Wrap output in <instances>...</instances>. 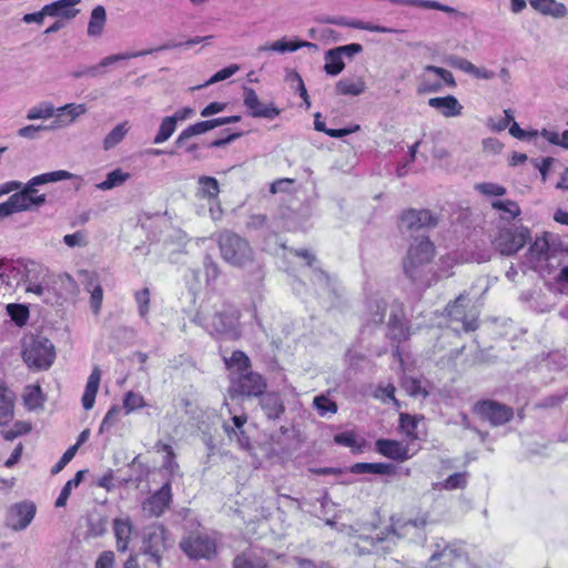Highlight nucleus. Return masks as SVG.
<instances>
[{"label":"nucleus","instance_id":"obj_20","mask_svg":"<svg viewBox=\"0 0 568 568\" xmlns=\"http://www.w3.org/2000/svg\"><path fill=\"white\" fill-rule=\"evenodd\" d=\"M375 445L376 450L387 458L397 462H405L412 457L408 453L407 445L393 439H378Z\"/></svg>","mask_w":568,"mask_h":568},{"label":"nucleus","instance_id":"obj_26","mask_svg":"<svg viewBox=\"0 0 568 568\" xmlns=\"http://www.w3.org/2000/svg\"><path fill=\"white\" fill-rule=\"evenodd\" d=\"M428 105L440 111L445 118L458 116L463 110V105L454 95L430 98Z\"/></svg>","mask_w":568,"mask_h":568},{"label":"nucleus","instance_id":"obj_62","mask_svg":"<svg viewBox=\"0 0 568 568\" xmlns=\"http://www.w3.org/2000/svg\"><path fill=\"white\" fill-rule=\"evenodd\" d=\"M246 229L260 231V230H268V219L265 214H252L246 221Z\"/></svg>","mask_w":568,"mask_h":568},{"label":"nucleus","instance_id":"obj_50","mask_svg":"<svg viewBox=\"0 0 568 568\" xmlns=\"http://www.w3.org/2000/svg\"><path fill=\"white\" fill-rule=\"evenodd\" d=\"M144 406H146V403L141 394L130 390L124 395L123 409L125 410V414H131Z\"/></svg>","mask_w":568,"mask_h":568},{"label":"nucleus","instance_id":"obj_4","mask_svg":"<svg viewBox=\"0 0 568 568\" xmlns=\"http://www.w3.org/2000/svg\"><path fill=\"white\" fill-rule=\"evenodd\" d=\"M73 178H75L74 174L64 170L48 172L32 178L23 189L18 190L8 199L7 203L11 214L30 210L29 193H36V186Z\"/></svg>","mask_w":568,"mask_h":568},{"label":"nucleus","instance_id":"obj_36","mask_svg":"<svg viewBox=\"0 0 568 568\" xmlns=\"http://www.w3.org/2000/svg\"><path fill=\"white\" fill-rule=\"evenodd\" d=\"M14 394L3 384H0V426L13 417Z\"/></svg>","mask_w":568,"mask_h":568},{"label":"nucleus","instance_id":"obj_2","mask_svg":"<svg viewBox=\"0 0 568 568\" xmlns=\"http://www.w3.org/2000/svg\"><path fill=\"white\" fill-rule=\"evenodd\" d=\"M434 244L428 236L416 239L410 244L404 260V272L413 281L423 283L426 280V268L434 257Z\"/></svg>","mask_w":568,"mask_h":568},{"label":"nucleus","instance_id":"obj_19","mask_svg":"<svg viewBox=\"0 0 568 568\" xmlns=\"http://www.w3.org/2000/svg\"><path fill=\"white\" fill-rule=\"evenodd\" d=\"M258 406L270 422L280 420L285 413V405L282 396L276 392H265L258 397Z\"/></svg>","mask_w":568,"mask_h":568},{"label":"nucleus","instance_id":"obj_38","mask_svg":"<svg viewBox=\"0 0 568 568\" xmlns=\"http://www.w3.org/2000/svg\"><path fill=\"white\" fill-rule=\"evenodd\" d=\"M224 363L230 371L235 369L231 373V376L247 372L251 367L248 356L242 351H234L230 357H224Z\"/></svg>","mask_w":568,"mask_h":568},{"label":"nucleus","instance_id":"obj_18","mask_svg":"<svg viewBox=\"0 0 568 568\" xmlns=\"http://www.w3.org/2000/svg\"><path fill=\"white\" fill-rule=\"evenodd\" d=\"M172 501L171 484L165 483L142 505L143 511L150 517H160Z\"/></svg>","mask_w":568,"mask_h":568},{"label":"nucleus","instance_id":"obj_16","mask_svg":"<svg viewBox=\"0 0 568 568\" xmlns=\"http://www.w3.org/2000/svg\"><path fill=\"white\" fill-rule=\"evenodd\" d=\"M427 523V517L420 516L415 519L396 523L393 529L400 538H407L409 541L423 544L426 540L425 527Z\"/></svg>","mask_w":568,"mask_h":568},{"label":"nucleus","instance_id":"obj_7","mask_svg":"<svg viewBox=\"0 0 568 568\" xmlns=\"http://www.w3.org/2000/svg\"><path fill=\"white\" fill-rule=\"evenodd\" d=\"M530 240L529 230L523 226H508L500 229L493 241V245L501 255H514Z\"/></svg>","mask_w":568,"mask_h":568},{"label":"nucleus","instance_id":"obj_35","mask_svg":"<svg viewBox=\"0 0 568 568\" xmlns=\"http://www.w3.org/2000/svg\"><path fill=\"white\" fill-rule=\"evenodd\" d=\"M106 23V11L103 6L93 8L90 14L87 33L91 38L101 37Z\"/></svg>","mask_w":568,"mask_h":568},{"label":"nucleus","instance_id":"obj_56","mask_svg":"<svg viewBox=\"0 0 568 568\" xmlns=\"http://www.w3.org/2000/svg\"><path fill=\"white\" fill-rule=\"evenodd\" d=\"M403 387L409 396H422L427 397L428 392L422 386L420 382L413 377H406L403 381Z\"/></svg>","mask_w":568,"mask_h":568},{"label":"nucleus","instance_id":"obj_41","mask_svg":"<svg viewBox=\"0 0 568 568\" xmlns=\"http://www.w3.org/2000/svg\"><path fill=\"white\" fill-rule=\"evenodd\" d=\"M130 178V173L124 172L121 169H115L106 174L104 181L97 184V189L101 191L112 190L123 185Z\"/></svg>","mask_w":568,"mask_h":568},{"label":"nucleus","instance_id":"obj_60","mask_svg":"<svg viewBox=\"0 0 568 568\" xmlns=\"http://www.w3.org/2000/svg\"><path fill=\"white\" fill-rule=\"evenodd\" d=\"M475 189L484 195L488 196H503L506 194V189L499 184L485 182L475 185Z\"/></svg>","mask_w":568,"mask_h":568},{"label":"nucleus","instance_id":"obj_39","mask_svg":"<svg viewBox=\"0 0 568 568\" xmlns=\"http://www.w3.org/2000/svg\"><path fill=\"white\" fill-rule=\"evenodd\" d=\"M389 3L396 4V6H412V7H419L424 9H432V10H438L446 13H453L455 12V9L443 4L435 0H388Z\"/></svg>","mask_w":568,"mask_h":568},{"label":"nucleus","instance_id":"obj_48","mask_svg":"<svg viewBox=\"0 0 568 568\" xmlns=\"http://www.w3.org/2000/svg\"><path fill=\"white\" fill-rule=\"evenodd\" d=\"M42 390L39 385L28 386L24 395V404L29 409H37L43 404Z\"/></svg>","mask_w":568,"mask_h":568},{"label":"nucleus","instance_id":"obj_47","mask_svg":"<svg viewBox=\"0 0 568 568\" xmlns=\"http://www.w3.org/2000/svg\"><path fill=\"white\" fill-rule=\"evenodd\" d=\"M55 113H57V109H54V106L51 103L43 102L39 105L32 106L27 113V119L28 120L49 119V118L55 115Z\"/></svg>","mask_w":568,"mask_h":568},{"label":"nucleus","instance_id":"obj_13","mask_svg":"<svg viewBox=\"0 0 568 568\" xmlns=\"http://www.w3.org/2000/svg\"><path fill=\"white\" fill-rule=\"evenodd\" d=\"M36 510V505L31 501L14 504L8 511L7 526L14 531L26 529L33 520Z\"/></svg>","mask_w":568,"mask_h":568},{"label":"nucleus","instance_id":"obj_17","mask_svg":"<svg viewBox=\"0 0 568 568\" xmlns=\"http://www.w3.org/2000/svg\"><path fill=\"white\" fill-rule=\"evenodd\" d=\"M247 423L245 414L234 415L230 420L223 423V430L231 442L235 440L241 449L250 450L252 448L250 436L244 429Z\"/></svg>","mask_w":568,"mask_h":568},{"label":"nucleus","instance_id":"obj_9","mask_svg":"<svg viewBox=\"0 0 568 568\" xmlns=\"http://www.w3.org/2000/svg\"><path fill=\"white\" fill-rule=\"evenodd\" d=\"M183 552L192 559H210L216 552V542L205 534L192 532L180 544Z\"/></svg>","mask_w":568,"mask_h":568},{"label":"nucleus","instance_id":"obj_52","mask_svg":"<svg viewBox=\"0 0 568 568\" xmlns=\"http://www.w3.org/2000/svg\"><path fill=\"white\" fill-rule=\"evenodd\" d=\"M108 530V519L103 516H92L88 524V534L91 537H100Z\"/></svg>","mask_w":568,"mask_h":568},{"label":"nucleus","instance_id":"obj_54","mask_svg":"<svg viewBox=\"0 0 568 568\" xmlns=\"http://www.w3.org/2000/svg\"><path fill=\"white\" fill-rule=\"evenodd\" d=\"M120 415H121V407L118 405H113L105 414V416L100 425L99 433L102 434V433L109 432L114 425L118 424V422L120 420Z\"/></svg>","mask_w":568,"mask_h":568},{"label":"nucleus","instance_id":"obj_53","mask_svg":"<svg viewBox=\"0 0 568 568\" xmlns=\"http://www.w3.org/2000/svg\"><path fill=\"white\" fill-rule=\"evenodd\" d=\"M8 314L11 320L18 325L23 326L29 317V310L24 305L20 304H9L7 306Z\"/></svg>","mask_w":568,"mask_h":568},{"label":"nucleus","instance_id":"obj_59","mask_svg":"<svg viewBox=\"0 0 568 568\" xmlns=\"http://www.w3.org/2000/svg\"><path fill=\"white\" fill-rule=\"evenodd\" d=\"M134 298L138 304L139 315L143 318L146 317L150 306V290L144 287L135 292Z\"/></svg>","mask_w":568,"mask_h":568},{"label":"nucleus","instance_id":"obj_46","mask_svg":"<svg viewBox=\"0 0 568 568\" xmlns=\"http://www.w3.org/2000/svg\"><path fill=\"white\" fill-rule=\"evenodd\" d=\"M313 406L322 417L337 412V404L324 394L314 397Z\"/></svg>","mask_w":568,"mask_h":568},{"label":"nucleus","instance_id":"obj_3","mask_svg":"<svg viewBox=\"0 0 568 568\" xmlns=\"http://www.w3.org/2000/svg\"><path fill=\"white\" fill-rule=\"evenodd\" d=\"M22 357L30 368L48 369L55 357L54 346L43 336H28L23 341Z\"/></svg>","mask_w":568,"mask_h":568},{"label":"nucleus","instance_id":"obj_6","mask_svg":"<svg viewBox=\"0 0 568 568\" xmlns=\"http://www.w3.org/2000/svg\"><path fill=\"white\" fill-rule=\"evenodd\" d=\"M266 387V379L261 374L248 369L231 376L229 394L231 398L239 396L260 397L265 393Z\"/></svg>","mask_w":568,"mask_h":568},{"label":"nucleus","instance_id":"obj_45","mask_svg":"<svg viewBox=\"0 0 568 568\" xmlns=\"http://www.w3.org/2000/svg\"><path fill=\"white\" fill-rule=\"evenodd\" d=\"M176 124L178 123L174 121L173 118L165 116L162 120L160 128L158 130V133L155 134V136L153 139V143L161 144V143L168 141L174 133V131L176 129Z\"/></svg>","mask_w":568,"mask_h":568},{"label":"nucleus","instance_id":"obj_49","mask_svg":"<svg viewBox=\"0 0 568 568\" xmlns=\"http://www.w3.org/2000/svg\"><path fill=\"white\" fill-rule=\"evenodd\" d=\"M199 184L201 185L200 192L203 196L215 199L220 193L219 182L215 178L201 176Z\"/></svg>","mask_w":568,"mask_h":568},{"label":"nucleus","instance_id":"obj_1","mask_svg":"<svg viewBox=\"0 0 568 568\" xmlns=\"http://www.w3.org/2000/svg\"><path fill=\"white\" fill-rule=\"evenodd\" d=\"M217 244L226 263L236 267H253L256 271V280L263 278L261 265L255 262L254 252L244 237L231 231H223L217 236Z\"/></svg>","mask_w":568,"mask_h":568},{"label":"nucleus","instance_id":"obj_23","mask_svg":"<svg viewBox=\"0 0 568 568\" xmlns=\"http://www.w3.org/2000/svg\"><path fill=\"white\" fill-rule=\"evenodd\" d=\"M81 0H58L43 7V13L47 17H55L62 19H72L79 10L74 9V6L79 4Z\"/></svg>","mask_w":568,"mask_h":568},{"label":"nucleus","instance_id":"obj_63","mask_svg":"<svg viewBox=\"0 0 568 568\" xmlns=\"http://www.w3.org/2000/svg\"><path fill=\"white\" fill-rule=\"evenodd\" d=\"M78 452V445L70 446L60 460L51 468V474L57 475L59 474L74 457L75 453Z\"/></svg>","mask_w":568,"mask_h":568},{"label":"nucleus","instance_id":"obj_29","mask_svg":"<svg viewBox=\"0 0 568 568\" xmlns=\"http://www.w3.org/2000/svg\"><path fill=\"white\" fill-rule=\"evenodd\" d=\"M85 275L87 281L84 283V288L87 292L90 293L91 310L95 315H98L100 313L103 301V290L95 274H90L85 272Z\"/></svg>","mask_w":568,"mask_h":568},{"label":"nucleus","instance_id":"obj_64","mask_svg":"<svg viewBox=\"0 0 568 568\" xmlns=\"http://www.w3.org/2000/svg\"><path fill=\"white\" fill-rule=\"evenodd\" d=\"M493 207L496 210L504 211L513 217H516L520 214L519 205L515 201H510V200L495 201V202H493Z\"/></svg>","mask_w":568,"mask_h":568},{"label":"nucleus","instance_id":"obj_32","mask_svg":"<svg viewBox=\"0 0 568 568\" xmlns=\"http://www.w3.org/2000/svg\"><path fill=\"white\" fill-rule=\"evenodd\" d=\"M352 474H377V475H395L396 467L393 464L385 463H356L351 466Z\"/></svg>","mask_w":568,"mask_h":568},{"label":"nucleus","instance_id":"obj_21","mask_svg":"<svg viewBox=\"0 0 568 568\" xmlns=\"http://www.w3.org/2000/svg\"><path fill=\"white\" fill-rule=\"evenodd\" d=\"M87 112L84 104L69 103L57 109L55 120L50 124V129H60L75 121L77 118Z\"/></svg>","mask_w":568,"mask_h":568},{"label":"nucleus","instance_id":"obj_11","mask_svg":"<svg viewBox=\"0 0 568 568\" xmlns=\"http://www.w3.org/2000/svg\"><path fill=\"white\" fill-rule=\"evenodd\" d=\"M476 407L478 414L493 426L504 425L514 417V409L510 406L496 400H483Z\"/></svg>","mask_w":568,"mask_h":568},{"label":"nucleus","instance_id":"obj_8","mask_svg":"<svg viewBox=\"0 0 568 568\" xmlns=\"http://www.w3.org/2000/svg\"><path fill=\"white\" fill-rule=\"evenodd\" d=\"M166 530L161 524H152L143 529L142 549L149 556L156 567L161 566V560L166 550Z\"/></svg>","mask_w":568,"mask_h":568},{"label":"nucleus","instance_id":"obj_42","mask_svg":"<svg viewBox=\"0 0 568 568\" xmlns=\"http://www.w3.org/2000/svg\"><path fill=\"white\" fill-rule=\"evenodd\" d=\"M324 58V70L327 74L337 75L344 70L345 63L343 61V57L339 55V52L336 50V48L326 51Z\"/></svg>","mask_w":568,"mask_h":568},{"label":"nucleus","instance_id":"obj_15","mask_svg":"<svg viewBox=\"0 0 568 568\" xmlns=\"http://www.w3.org/2000/svg\"><path fill=\"white\" fill-rule=\"evenodd\" d=\"M243 103L253 118H263L273 120L280 115L281 111L274 104H264L260 101L256 92L252 88L244 87Z\"/></svg>","mask_w":568,"mask_h":568},{"label":"nucleus","instance_id":"obj_30","mask_svg":"<svg viewBox=\"0 0 568 568\" xmlns=\"http://www.w3.org/2000/svg\"><path fill=\"white\" fill-rule=\"evenodd\" d=\"M100 381L101 371L98 366H95L88 378L85 389L82 396V406L87 410L91 409L94 405L95 396L100 386Z\"/></svg>","mask_w":568,"mask_h":568},{"label":"nucleus","instance_id":"obj_28","mask_svg":"<svg viewBox=\"0 0 568 568\" xmlns=\"http://www.w3.org/2000/svg\"><path fill=\"white\" fill-rule=\"evenodd\" d=\"M233 568H266V560L252 548L236 555L232 562Z\"/></svg>","mask_w":568,"mask_h":568},{"label":"nucleus","instance_id":"obj_44","mask_svg":"<svg viewBox=\"0 0 568 568\" xmlns=\"http://www.w3.org/2000/svg\"><path fill=\"white\" fill-rule=\"evenodd\" d=\"M388 329L390 338L398 343L409 337V329L395 314L389 317Z\"/></svg>","mask_w":568,"mask_h":568},{"label":"nucleus","instance_id":"obj_40","mask_svg":"<svg viewBox=\"0 0 568 568\" xmlns=\"http://www.w3.org/2000/svg\"><path fill=\"white\" fill-rule=\"evenodd\" d=\"M366 90L365 82L362 79L353 81L351 79H341L336 83V92L341 95L357 97L364 93Z\"/></svg>","mask_w":568,"mask_h":568},{"label":"nucleus","instance_id":"obj_57","mask_svg":"<svg viewBox=\"0 0 568 568\" xmlns=\"http://www.w3.org/2000/svg\"><path fill=\"white\" fill-rule=\"evenodd\" d=\"M399 428L410 438H416L417 420L415 416L406 413L399 415Z\"/></svg>","mask_w":568,"mask_h":568},{"label":"nucleus","instance_id":"obj_5","mask_svg":"<svg viewBox=\"0 0 568 568\" xmlns=\"http://www.w3.org/2000/svg\"><path fill=\"white\" fill-rule=\"evenodd\" d=\"M240 313L232 308L215 312L204 324L205 329L221 339L236 341L241 337Z\"/></svg>","mask_w":568,"mask_h":568},{"label":"nucleus","instance_id":"obj_33","mask_svg":"<svg viewBox=\"0 0 568 568\" xmlns=\"http://www.w3.org/2000/svg\"><path fill=\"white\" fill-rule=\"evenodd\" d=\"M386 302L379 297H373L366 304V325L373 324L375 326L384 322L386 315Z\"/></svg>","mask_w":568,"mask_h":568},{"label":"nucleus","instance_id":"obj_31","mask_svg":"<svg viewBox=\"0 0 568 568\" xmlns=\"http://www.w3.org/2000/svg\"><path fill=\"white\" fill-rule=\"evenodd\" d=\"M530 6L538 12L554 18H564L567 16V8L564 3L556 0H529Z\"/></svg>","mask_w":568,"mask_h":568},{"label":"nucleus","instance_id":"obj_12","mask_svg":"<svg viewBox=\"0 0 568 568\" xmlns=\"http://www.w3.org/2000/svg\"><path fill=\"white\" fill-rule=\"evenodd\" d=\"M434 547L429 557L430 568H449L464 555L463 549L456 544H449L443 539L435 542Z\"/></svg>","mask_w":568,"mask_h":568},{"label":"nucleus","instance_id":"obj_58","mask_svg":"<svg viewBox=\"0 0 568 568\" xmlns=\"http://www.w3.org/2000/svg\"><path fill=\"white\" fill-rule=\"evenodd\" d=\"M468 473H455L448 476L444 483L443 487L447 490L464 488L467 484Z\"/></svg>","mask_w":568,"mask_h":568},{"label":"nucleus","instance_id":"obj_22","mask_svg":"<svg viewBox=\"0 0 568 568\" xmlns=\"http://www.w3.org/2000/svg\"><path fill=\"white\" fill-rule=\"evenodd\" d=\"M149 53H152V50H142V51H135V52H125V53H116L111 54L105 58H103L98 64L92 67H87V73L90 78H97L99 75L104 74V69L115 62L138 58L142 55H146Z\"/></svg>","mask_w":568,"mask_h":568},{"label":"nucleus","instance_id":"obj_10","mask_svg":"<svg viewBox=\"0 0 568 568\" xmlns=\"http://www.w3.org/2000/svg\"><path fill=\"white\" fill-rule=\"evenodd\" d=\"M437 217L429 210L410 209L405 211L399 221V229L403 233L429 230L437 225Z\"/></svg>","mask_w":568,"mask_h":568},{"label":"nucleus","instance_id":"obj_34","mask_svg":"<svg viewBox=\"0 0 568 568\" xmlns=\"http://www.w3.org/2000/svg\"><path fill=\"white\" fill-rule=\"evenodd\" d=\"M213 129H215L213 119L196 122L192 125H189L186 129H184L176 138L174 144L178 148H182L185 145V142L189 139H191L195 135L204 134Z\"/></svg>","mask_w":568,"mask_h":568},{"label":"nucleus","instance_id":"obj_55","mask_svg":"<svg viewBox=\"0 0 568 568\" xmlns=\"http://www.w3.org/2000/svg\"><path fill=\"white\" fill-rule=\"evenodd\" d=\"M540 135L545 138L550 144L558 145L568 150V130L559 134L555 131L542 129L540 131Z\"/></svg>","mask_w":568,"mask_h":568},{"label":"nucleus","instance_id":"obj_37","mask_svg":"<svg viewBox=\"0 0 568 568\" xmlns=\"http://www.w3.org/2000/svg\"><path fill=\"white\" fill-rule=\"evenodd\" d=\"M568 263V248L552 247L544 260V266L540 272L550 274L554 270L562 267Z\"/></svg>","mask_w":568,"mask_h":568},{"label":"nucleus","instance_id":"obj_27","mask_svg":"<svg viewBox=\"0 0 568 568\" xmlns=\"http://www.w3.org/2000/svg\"><path fill=\"white\" fill-rule=\"evenodd\" d=\"M132 530L133 525L129 517L115 518L113 520V531L116 539L118 551H126L129 544L131 541Z\"/></svg>","mask_w":568,"mask_h":568},{"label":"nucleus","instance_id":"obj_14","mask_svg":"<svg viewBox=\"0 0 568 568\" xmlns=\"http://www.w3.org/2000/svg\"><path fill=\"white\" fill-rule=\"evenodd\" d=\"M9 273L14 276H20L23 284L44 280L47 275L45 268L34 261L30 260H17L9 262Z\"/></svg>","mask_w":568,"mask_h":568},{"label":"nucleus","instance_id":"obj_51","mask_svg":"<svg viewBox=\"0 0 568 568\" xmlns=\"http://www.w3.org/2000/svg\"><path fill=\"white\" fill-rule=\"evenodd\" d=\"M239 69H240V67L237 64H231V65L217 71L216 73H214L204 84L196 85L195 88H193V90H200L207 85L226 80V79L231 78L233 74H235L239 71Z\"/></svg>","mask_w":568,"mask_h":568},{"label":"nucleus","instance_id":"obj_43","mask_svg":"<svg viewBox=\"0 0 568 568\" xmlns=\"http://www.w3.org/2000/svg\"><path fill=\"white\" fill-rule=\"evenodd\" d=\"M129 131L128 122H122L115 125L104 138L103 149L105 151L113 149L118 145L126 135Z\"/></svg>","mask_w":568,"mask_h":568},{"label":"nucleus","instance_id":"obj_25","mask_svg":"<svg viewBox=\"0 0 568 568\" xmlns=\"http://www.w3.org/2000/svg\"><path fill=\"white\" fill-rule=\"evenodd\" d=\"M551 246L545 237H538L531 244L528 251L527 260L529 267L535 271H541L544 266V260L547 253L551 251Z\"/></svg>","mask_w":568,"mask_h":568},{"label":"nucleus","instance_id":"obj_24","mask_svg":"<svg viewBox=\"0 0 568 568\" xmlns=\"http://www.w3.org/2000/svg\"><path fill=\"white\" fill-rule=\"evenodd\" d=\"M465 297L463 295L458 296L455 302L447 306L448 316L453 322H460L463 324V329L465 332L476 331L478 327L477 318L471 317L468 318L465 315L463 302Z\"/></svg>","mask_w":568,"mask_h":568},{"label":"nucleus","instance_id":"obj_61","mask_svg":"<svg viewBox=\"0 0 568 568\" xmlns=\"http://www.w3.org/2000/svg\"><path fill=\"white\" fill-rule=\"evenodd\" d=\"M446 62L455 68L458 69L467 74H473L475 64L468 61L465 58L458 57V55H449L446 60Z\"/></svg>","mask_w":568,"mask_h":568}]
</instances>
